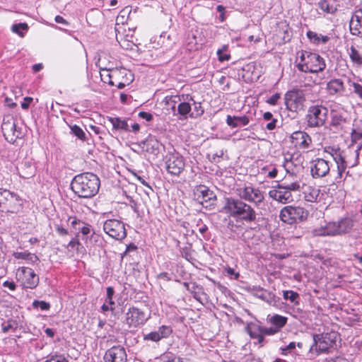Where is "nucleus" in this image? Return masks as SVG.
<instances>
[{
	"label": "nucleus",
	"mask_w": 362,
	"mask_h": 362,
	"mask_svg": "<svg viewBox=\"0 0 362 362\" xmlns=\"http://www.w3.org/2000/svg\"><path fill=\"white\" fill-rule=\"evenodd\" d=\"M100 185V179L96 175L83 173L74 177L71 187L79 197L90 198L98 193Z\"/></svg>",
	"instance_id": "f257e3e1"
},
{
	"label": "nucleus",
	"mask_w": 362,
	"mask_h": 362,
	"mask_svg": "<svg viewBox=\"0 0 362 362\" xmlns=\"http://www.w3.org/2000/svg\"><path fill=\"white\" fill-rule=\"evenodd\" d=\"M298 54L296 66L302 72L318 73L326 67L324 59L317 53L302 50Z\"/></svg>",
	"instance_id": "f03ea898"
},
{
	"label": "nucleus",
	"mask_w": 362,
	"mask_h": 362,
	"mask_svg": "<svg viewBox=\"0 0 362 362\" xmlns=\"http://www.w3.org/2000/svg\"><path fill=\"white\" fill-rule=\"evenodd\" d=\"M224 209L230 216L238 217L247 222H252L256 218V213L254 209L238 199L227 198Z\"/></svg>",
	"instance_id": "7ed1b4c3"
},
{
	"label": "nucleus",
	"mask_w": 362,
	"mask_h": 362,
	"mask_svg": "<svg viewBox=\"0 0 362 362\" xmlns=\"http://www.w3.org/2000/svg\"><path fill=\"white\" fill-rule=\"evenodd\" d=\"M339 336L337 332H329L321 334L313 335V344L310 346V351H315L317 354L328 353L330 349L337 346V341Z\"/></svg>",
	"instance_id": "20e7f679"
},
{
	"label": "nucleus",
	"mask_w": 362,
	"mask_h": 362,
	"mask_svg": "<svg viewBox=\"0 0 362 362\" xmlns=\"http://www.w3.org/2000/svg\"><path fill=\"white\" fill-rule=\"evenodd\" d=\"M23 204L19 196L9 190L0 188V210L16 214L22 209Z\"/></svg>",
	"instance_id": "39448f33"
},
{
	"label": "nucleus",
	"mask_w": 362,
	"mask_h": 362,
	"mask_svg": "<svg viewBox=\"0 0 362 362\" xmlns=\"http://www.w3.org/2000/svg\"><path fill=\"white\" fill-rule=\"evenodd\" d=\"M308 211L303 207L286 206L280 211V219L287 224H293L302 222L307 219Z\"/></svg>",
	"instance_id": "423d86ee"
},
{
	"label": "nucleus",
	"mask_w": 362,
	"mask_h": 362,
	"mask_svg": "<svg viewBox=\"0 0 362 362\" xmlns=\"http://www.w3.org/2000/svg\"><path fill=\"white\" fill-rule=\"evenodd\" d=\"M328 116V109L323 105H312L309 107L305 119L310 127L323 126Z\"/></svg>",
	"instance_id": "0eeeda50"
},
{
	"label": "nucleus",
	"mask_w": 362,
	"mask_h": 362,
	"mask_svg": "<svg viewBox=\"0 0 362 362\" xmlns=\"http://www.w3.org/2000/svg\"><path fill=\"white\" fill-rule=\"evenodd\" d=\"M16 275L17 281L23 288L33 289L37 286L40 281L38 276L29 267H19Z\"/></svg>",
	"instance_id": "6e6552de"
},
{
	"label": "nucleus",
	"mask_w": 362,
	"mask_h": 362,
	"mask_svg": "<svg viewBox=\"0 0 362 362\" xmlns=\"http://www.w3.org/2000/svg\"><path fill=\"white\" fill-rule=\"evenodd\" d=\"M103 230L110 237L121 240L126 238L124 223L117 219H108L104 222Z\"/></svg>",
	"instance_id": "1a4fd4ad"
},
{
	"label": "nucleus",
	"mask_w": 362,
	"mask_h": 362,
	"mask_svg": "<svg viewBox=\"0 0 362 362\" xmlns=\"http://www.w3.org/2000/svg\"><path fill=\"white\" fill-rule=\"evenodd\" d=\"M284 100L288 110L298 112L303 110L305 98L302 90H292L285 94Z\"/></svg>",
	"instance_id": "9d476101"
},
{
	"label": "nucleus",
	"mask_w": 362,
	"mask_h": 362,
	"mask_svg": "<svg viewBox=\"0 0 362 362\" xmlns=\"http://www.w3.org/2000/svg\"><path fill=\"white\" fill-rule=\"evenodd\" d=\"M1 129L5 139L10 143H14L17 138L21 136V132L16 129V119L11 115L4 116Z\"/></svg>",
	"instance_id": "9b49d317"
},
{
	"label": "nucleus",
	"mask_w": 362,
	"mask_h": 362,
	"mask_svg": "<svg viewBox=\"0 0 362 362\" xmlns=\"http://www.w3.org/2000/svg\"><path fill=\"white\" fill-rule=\"evenodd\" d=\"M194 195L195 199L206 208L214 205L216 200L214 192L205 185L196 186L194 189Z\"/></svg>",
	"instance_id": "f8f14e48"
},
{
	"label": "nucleus",
	"mask_w": 362,
	"mask_h": 362,
	"mask_svg": "<svg viewBox=\"0 0 362 362\" xmlns=\"http://www.w3.org/2000/svg\"><path fill=\"white\" fill-rule=\"evenodd\" d=\"M147 320L148 317L146 313L135 307L129 308L126 313V322L129 327H137L142 325Z\"/></svg>",
	"instance_id": "ddd939ff"
},
{
	"label": "nucleus",
	"mask_w": 362,
	"mask_h": 362,
	"mask_svg": "<svg viewBox=\"0 0 362 362\" xmlns=\"http://www.w3.org/2000/svg\"><path fill=\"white\" fill-rule=\"evenodd\" d=\"M100 75L101 80L104 83H108L111 86H114L115 81H117L118 79H119L122 75L124 76L129 75V76H131V72L125 69H115L112 70L102 69L100 71Z\"/></svg>",
	"instance_id": "4468645a"
},
{
	"label": "nucleus",
	"mask_w": 362,
	"mask_h": 362,
	"mask_svg": "<svg viewBox=\"0 0 362 362\" xmlns=\"http://www.w3.org/2000/svg\"><path fill=\"white\" fill-rule=\"evenodd\" d=\"M239 196L240 198L247 201L259 204L264 200L263 193L257 188L250 186L245 187L239 189Z\"/></svg>",
	"instance_id": "2eb2a0df"
},
{
	"label": "nucleus",
	"mask_w": 362,
	"mask_h": 362,
	"mask_svg": "<svg viewBox=\"0 0 362 362\" xmlns=\"http://www.w3.org/2000/svg\"><path fill=\"white\" fill-rule=\"evenodd\" d=\"M105 362H127V354L124 347L117 346L109 349L104 356Z\"/></svg>",
	"instance_id": "dca6fc26"
},
{
	"label": "nucleus",
	"mask_w": 362,
	"mask_h": 362,
	"mask_svg": "<svg viewBox=\"0 0 362 362\" xmlns=\"http://www.w3.org/2000/svg\"><path fill=\"white\" fill-rule=\"evenodd\" d=\"M291 141L296 148L305 149L310 146L312 139L306 132L296 131L291 135Z\"/></svg>",
	"instance_id": "f3484780"
},
{
	"label": "nucleus",
	"mask_w": 362,
	"mask_h": 362,
	"mask_svg": "<svg viewBox=\"0 0 362 362\" xmlns=\"http://www.w3.org/2000/svg\"><path fill=\"white\" fill-rule=\"evenodd\" d=\"M349 28L352 35L362 37V6L356 8L352 15Z\"/></svg>",
	"instance_id": "a211bd4d"
},
{
	"label": "nucleus",
	"mask_w": 362,
	"mask_h": 362,
	"mask_svg": "<svg viewBox=\"0 0 362 362\" xmlns=\"http://www.w3.org/2000/svg\"><path fill=\"white\" fill-rule=\"evenodd\" d=\"M304 199L309 202H318L322 199L323 194L320 193V189L315 186L302 185L301 189Z\"/></svg>",
	"instance_id": "6ab92c4d"
},
{
	"label": "nucleus",
	"mask_w": 362,
	"mask_h": 362,
	"mask_svg": "<svg viewBox=\"0 0 362 362\" xmlns=\"http://www.w3.org/2000/svg\"><path fill=\"white\" fill-rule=\"evenodd\" d=\"M248 291L252 293V295L267 302L269 305H272L276 303L275 295L272 292L264 289L260 286H253L252 287H250Z\"/></svg>",
	"instance_id": "aec40b11"
},
{
	"label": "nucleus",
	"mask_w": 362,
	"mask_h": 362,
	"mask_svg": "<svg viewBox=\"0 0 362 362\" xmlns=\"http://www.w3.org/2000/svg\"><path fill=\"white\" fill-rule=\"evenodd\" d=\"M313 177H322L329 171V165L327 160H313L310 166Z\"/></svg>",
	"instance_id": "412c9836"
},
{
	"label": "nucleus",
	"mask_w": 362,
	"mask_h": 362,
	"mask_svg": "<svg viewBox=\"0 0 362 362\" xmlns=\"http://www.w3.org/2000/svg\"><path fill=\"white\" fill-rule=\"evenodd\" d=\"M172 332L173 329L171 327L167 325H162L159 327L158 330L151 332L144 335V340L157 342L163 338L168 337L172 333Z\"/></svg>",
	"instance_id": "4be33fe9"
},
{
	"label": "nucleus",
	"mask_w": 362,
	"mask_h": 362,
	"mask_svg": "<svg viewBox=\"0 0 362 362\" xmlns=\"http://www.w3.org/2000/svg\"><path fill=\"white\" fill-rule=\"evenodd\" d=\"M269 195L272 199L284 204L291 202L293 199L291 193L288 190L279 188V184L276 189L269 191Z\"/></svg>",
	"instance_id": "5701e85b"
},
{
	"label": "nucleus",
	"mask_w": 362,
	"mask_h": 362,
	"mask_svg": "<svg viewBox=\"0 0 362 362\" xmlns=\"http://www.w3.org/2000/svg\"><path fill=\"white\" fill-rule=\"evenodd\" d=\"M293 175L288 174V175H287L284 180V182L281 184H279V188L287 189L291 193V192H297L301 190L302 185H303V182H302V181L297 177V175L296 176L295 180H291Z\"/></svg>",
	"instance_id": "b1692460"
},
{
	"label": "nucleus",
	"mask_w": 362,
	"mask_h": 362,
	"mask_svg": "<svg viewBox=\"0 0 362 362\" xmlns=\"http://www.w3.org/2000/svg\"><path fill=\"white\" fill-rule=\"evenodd\" d=\"M17 170L21 177L25 179L33 177L35 175V168L29 160H24L16 166Z\"/></svg>",
	"instance_id": "393cba45"
},
{
	"label": "nucleus",
	"mask_w": 362,
	"mask_h": 362,
	"mask_svg": "<svg viewBox=\"0 0 362 362\" xmlns=\"http://www.w3.org/2000/svg\"><path fill=\"white\" fill-rule=\"evenodd\" d=\"M337 222H329L325 226H320L314 230L313 233L317 236L339 235Z\"/></svg>",
	"instance_id": "a878e982"
},
{
	"label": "nucleus",
	"mask_w": 362,
	"mask_h": 362,
	"mask_svg": "<svg viewBox=\"0 0 362 362\" xmlns=\"http://www.w3.org/2000/svg\"><path fill=\"white\" fill-rule=\"evenodd\" d=\"M284 167L288 174L296 176L301 174L304 169L301 160H284Z\"/></svg>",
	"instance_id": "bb28decb"
},
{
	"label": "nucleus",
	"mask_w": 362,
	"mask_h": 362,
	"mask_svg": "<svg viewBox=\"0 0 362 362\" xmlns=\"http://www.w3.org/2000/svg\"><path fill=\"white\" fill-rule=\"evenodd\" d=\"M185 166L184 160H166L165 162V168L168 173L173 175H179Z\"/></svg>",
	"instance_id": "cd10ccee"
},
{
	"label": "nucleus",
	"mask_w": 362,
	"mask_h": 362,
	"mask_svg": "<svg viewBox=\"0 0 362 362\" xmlns=\"http://www.w3.org/2000/svg\"><path fill=\"white\" fill-rule=\"evenodd\" d=\"M250 122L247 116H230L228 115L226 117V124L231 128H236L240 126H246Z\"/></svg>",
	"instance_id": "c85d7f7f"
},
{
	"label": "nucleus",
	"mask_w": 362,
	"mask_h": 362,
	"mask_svg": "<svg viewBox=\"0 0 362 362\" xmlns=\"http://www.w3.org/2000/svg\"><path fill=\"white\" fill-rule=\"evenodd\" d=\"M327 90L329 95L341 93L344 90V83L341 79H332L327 83Z\"/></svg>",
	"instance_id": "c756f323"
},
{
	"label": "nucleus",
	"mask_w": 362,
	"mask_h": 362,
	"mask_svg": "<svg viewBox=\"0 0 362 362\" xmlns=\"http://www.w3.org/2000/svg\"><path fill=\"white\" fill-rule=\"evenodd\" d=\"M246 331L251 338L257 339L259 344H262L264 339L261 332V326L254 323L248 324L246 327Z\"/></svg>",
	"instance_id": "7c9ffc66"
},
{
	"label": "nucleus",
	"mask_w": 362,
	"mask_h": 362,
	"mask_svg": "<svg viewBox=\"0 0 362 362\" xmlns=\"http://www.w3.org/2000/svg\"><path fill=\"white\" fill-rule=\"evenodd\" d=\"M107 120L112 124L113 129L129 132V128L127 121L119 117H108Z\"/></svg>",
	"instance_id": "2f4dec72"
},
{
	"label": "nucleus",
	"mask_w": 362,
	"mask_h": 362,
	"mask_svg": "<svg viewBox=\"0 0 362 362\" xmlns=\"http://www.w3.org/2000/svg\"><path fill=\"white\" fill-rule=\"evenodd\" d=\"M339 235L350 232L354 227V221L350 218H344L337 222Z\"/></svg>",
	"instance_id": "473e14b6"
},
{
	"label": "nucleus",
	"mask_w": 362,
	"mask_h": 362,
	"mask_svg": "<svg viewBox=\"0 0 362 362\" xmlns=\"http://www.w3.org/2000/svg\"><path fill=\"white\" fill-rule=\"evenodd\" d=\"M185 100H188L189 102L192 101V105L194 106L193 111H192L191 113L189 114L190 118L194 119L199 117L204 113V110L202 107L201 103L196 102L192 96L189 95L186 96Z\"/></svg>",
	"instance_id": "72a5a7b5"
},
{
	"label": "nucleus",
	"mask_w": 362,
	"mask_h": 362,
	"mask_svg": "<svg viewBox=\"0 0 362 362\" xmlns=\"http://www.w3.org/2000/svg\"><path fill=\"white\" fill-rule=\"evenodd\" d=\"M288 318L286 317L276 314L272 316L269 320V322L273 325L279 332L287 323Z\"/></svg>",
	"instance_id": "f704fd0d"
},
{
	"label": "nucleus",
	"mask_w": 362,
	"mask_h": 362,
	"mask_svg": "<svg viewBox=\"0 0 362 362\" xmlns=\"http://www.w3.org/2000/svg\"><path fill=\"white\" fill-rule=\"evenodd\" d=\"M348 54L351 62L354 66L358 67L362 66V54L354 46L350 47V48L348 49Z\"/></svg>",
	"instance_id": "c9c22d12"
},
{
	"label": "nucleus",
	"mask_w": 362,
	"mask_h": 362,
	"mask_svg": "<svg viewBox=\"0 0 362 362\" xmlns=\"http://www.w3.org/2000/svg\"><path fill=\"white\" fill-rule=\"evenodd\" d=\"M318 155H321L320 152L327 154L332 158H343L340 148L337 146H328L322 149H318Z\"/></svg>",
	"instance_id": "e433bc0d"
},
{
	"label": "nucleus",
	"mask_w": 362,
	"mask_h": 362,
	"mask_svg": "<svg viewBox=\"0 0 362 362\" xmlns=\"http://www.w3.org/2000/svg\"><path fill=\"white\" fill-rule=\"evenodd\" d=\"M307 37L312 43L315 45H319L320 43L325 44L329 40V37L327 35L317 34V33L310 30L307 32Z\"/></svg>",
	"instance_id": "4c0bfd02"
},
{
	"label": "nucleus",
	"mask_w": 362,
	"mask_h": 362,
	"mask_svg": "<svg viewBox=\"0 0 362 362\" xmlns=\"http://www.w3.org/2000/svg\"><path fill=\"white\" fill-rule=\"evenodd\" d=\"M13 256L16 259H24V260L27 261L28 262H30L33 264L35 263L36 262H37L39 260L37 256L29 252L28 251L14 252L13 253Z\"/></svg>",
	"instance_id": "58836bf2"
},
{
	"label": "nucleus",
	"mask_w": 362,
	"mask_h": 362,
	"mask_svg": "<svg viewBox=\"0 0 362 362\" xmlns=\"http://www.w3.org/2000/svg\"><path fill=\"white\" fill-rule=\"evenodd\" d=\"M317 6L320 9L327 13H334L337 11L332 0H320Z\"/></svg>",
	"instance_id": "ea45409f"
},
{
	"label": "nucleus",
	"mask_w": 362,
	"mask_h": 362,
	"mask_svg": "<svg viewBox=\"0 0 362 362\" xmlns=\"http://www.w3.org/2000/svg\"><path fill=\"white\" fill-rule=\"evenodd\" d=\"M177 112L181 119H187L192 112V105L189 102H182L177 106Z\"/></svg>",
	"instance_id": "a19ab883"
},
{
	"label": "nucleus",
	"mask_w": 362,
	"mask_h": 362,
	"mask_svg": "<svg viewBox=\"0 0 362 362\" xmlns=\"http://www.w3.org/2000/svg\"><path fill=\"white\" fill-rule=\"evenodd\" d=\"M346 122L345 118L340 114L334 112L332 113L330 125L337 129L341 128L343 124Z\"/></svg>",
	"instance_id": "79ce46f5"
},
{
	"label": "nucleus",
	"mask_w": 362,
	"mask_h": 362,
	"mask_svg": "<svg viewBox=\"0 0 362 362\" xmlns=\"http://www.w3.org/2000/svg\"><path fill=\"white\" fill-rule=\"evenodd\" d=\"M283 297L285 300H290L291 303H294V305H299V301L298 300L299 294L296 291L292 290L284 291Z\"/></svg>",
	"instance_id": "37998d69"
},
{
	"label": "nucleus",
	"mask_w": 362,
	"mask_h": 362,
	"mask_svg": "<svg viewBox=\"0 0 362 362\" xmlns=\"http://www.w3.org/2000/svg\"><path fill=\"white\" fill-rule=\"evenodd\" d=\"M28 29V25L25 23H20L18 24H13L11 27V30L13 33L18 34L21 37L24 36V33L22 31L23 30L27 31Z\"/></svg>",
	"instance_id": "c03bdc74"
},
{
	"label": "nucleus",
	"mask_w": 362,
	"mask_h": 362,
	"mask_svg": "<svg viewBox=\"0 0 362 362\" xmlns=\"http://www.w3.org/2000/svg\"><path fill=\"white\" fill-rule=\"evenodd\" d=\"M71 132L74 134L77 138L82 141L86 139V133L78 125L74 124L70 127Z\"/></svg>",
	"instance_id": "a18cd8bd"
},
{
	"label": "nucleus",
	"mask_w": 362,
	"mask_h": 362,
	"mask_svg": "<svg viewBox=\"0 0 362 362\" xmlns=\"http://www.w3.org/2000/svg\"><path fill=\"white\" fill-rule=\"evenodd\" d=\"M32 305L34 308H40L42 310H48L50 308V304L44 300H35Z\"/></svg>",
	"instance_id": "49530a36"
},
{
	"label": "nucleus",
	"mask_w": 362,
	"mask_h": 362,
	"mask_svg": "<svg viewBox=\"0 0 362 362\" xmlns=\"http://www.w3.org/2000/svg\"><path fill=\"white\" fill-rule=\"evenodd\" d=\"M116 38H117V42L121 45V47L126 48V49L131 48L132 45L130 44V42H132L131 40L124 39L122 35H121L120 33H118L116 35Z\"/></svg>",
	"instance_id": "de8ad7c7"
},
{
	"label": "nucleus",
	"mask_w": 362,
	"mask_h": 362,
	"mask_svg": "<svg viewBox=\"0 0 362 362\" xmlns=\"http://www.w3.org/2000/svg\"><path fill=\"white\" fill-rule=\"evenodd\" d=\"M132 76H129V75H127V76H121L120 77L125 78L123 81H119L118 79L117 81H115V83L117 82V86L119 89H122L126 86V85L129 84L132 81Z\"/></svg>",
	"instance_id": "09e8293b"
},
{
	"label": "nucleus",
	"mask_w": 362,
	"mask_h": 362,
	"mask_svg": "<svg viewBox=\"0 0 362 362\" xmlns=\"http://www.w3.org/2000/svg\"><path fill=\"white\" fill-rule=\"evenodd\" d=\"M44 362H69L63 355H52Z\"/></svg>",
	"instance_id": "8fccbe9b"
},
{
	"label": "nucleus",
	"mask_w": 362,
	"mask_h": 362,
	"mask_svg": "<svg viewBox=\"0 0 362 362\" xmlns=\"http://www.w3.org/2000/svg\"><path fill=\"white\" fill-rule=\"evenodd\" d=\"M77 230H79L83 235H88L93 229L90 224L83 222L80 227H78Z\"/></svg>",
	"instance_id": "3c124183"
},
{
	"label": "nucleus",
	"mask_w": 362,
	"mask_h": 362,
	"mask_svg": "<svg viewBox=\"0 0 362 362\" xmlns=\"http://www.w3.org/2000/svg\"><path fill=\"white\" fill-rule=\"evenodd\" d=\"M261 332H262V336H264V335L271 336V335H274L279 332V331L273 326L271 327H264L261 326Z\"/></svg>",
	"instance_id": "603ef678"
},
{
	"label": "nucleus",
	"mask_w": 362,
	"mask_h": 362,
	"mask_svg": "<svg viewBox=\"0 0 362 362\" xmlns=\"http://www.w3.org/2000/svg\"><path fill=\"white\" fill-rule=\"evenodd\" d=\"M334 160L337 165L339 174L340 175V176H341L342 173L345 170V169L348 166L347 162L346 160Z\"/></svg>",
	"instance_id": "864d4df0"
},
{
	"label": "nucleus",
	"mask_w": 362,
	"mask_h": 362,
	"mask_svg": "<svg viewBox=\"0 0 362 362\" xmlns=\"http://www.w3.org/2000/svg\"><path fill=\"white\" fill-rule=\"evenodd\" d=\"M351 139L354 141H356L357 140L362 139V129L361 127L358 129H352Z\"/></svg>",
	"instance_id": "5fc2aeb1"
},
{
	"label": "nucleus",
	"mask_w": 362,
	"mask_h": 362,
	"mask_svg": "<svg viewBox=\"0 0 362 362\" xmlns=\"http://www.w3.org/2000/svg\"><path fill=\"white\" fill-rule=\"evenodd\" d=\"M113 295H114L113 288L110 287V286L107 287V297H106L105 300H107V303H108L110 305H115V302L112 300Z\"/></svg>",
	"instance_id": "6e6d98bb"
},
{
	"label": "nucleus",
	"mask_w": 362,
	"mask_h": 362,
	"mask_svg": "<svg viewBox=\"0 0 362 362\" xmlns=\"http://www.w3.org/2000/svg\"><path fill=\"white\" fill-rule=\"evenodd\" d=\"M351 86L354 88V93L356 94L360 99L362 100V86L355 82H353Z\"/></svg>",
	"instance_id": "4d7b16f0"
},
{
	"label": "nucleus",
	"mask_w": 362,
	"mask_h": 362,
	"mask_svg": "<svg viewBox=\"0 0 362 362\" xmlns=\"http://www.w3.org/2000/svg\"><path fill=\"white\" fill-rule=\"evenodd\" d=\"M69 221H70L71 226L76 230H78V227H80V226L83 222V221H81L80 219L77 218L76 216H74V217H69Z\"/></svg>",
	"instance_id": "13d9d810"
},
{
	"label": "nucleus",
	"mask_w": 362,
	"mask_h": 362,
	"mask_svg": "<svg viewBox=\"0 0 362 362\" xmlns=\"http://www.w3.org/2000/svg\"><path fill=\"white\" fill-rule=\"evenodd\" d=\"M267 170H268V175H267L268 177H269V178L276 177V176L277 175V170L275 167H273L271 170H269V168L267 166H264L262 168V171L264 172V173H266Z\"/></svg>",
	"instance_id": "bf43d9fd"
},
{
	"label": "nucleus",
	"mask_w": 362,
	"mask_h": 362,
	"mask_svg": "<svg viewBox=\"0 0 362 362\" xmlns=\"http://www.w3.org/2000/svg\"><path fill=\"white\" fill-rule=\"evenodd\" d=\"M281 98L280 93H275L273 95H272L267 100V103L271 105H275L277 104V102Z\"/></svg>",
	"instance_id": "052dcab7"
},
{
	"label": "nucleus",
	"mask_w": 362,
	"mask_h": 362,
	"mask_svg": "<svg viewBox=\"0 0 362 362\" xmlns=\"http://www.w3.org/2000/svg\"><path fill=\"white\" fill-rule=\"evenodd\" d=\"M296 347V343L294 341L290 342L286 347L282 348V354L286 355L288 352L294 349Z\"/></svg>",
	"instance_id": "680f3d73"
},
{
	"label": "nucleus",
	"mask_w": 362,
	"mask_h": 362,
	"mask_svg": "<svg viewBox=\"0 0 362 362\" xmlns=\"http://www.w3.org/2000/svg\"><path fill=\"white\" fill-rule=\"evenodd\" d=\"M226 272L228 274V275L230 276L231 277H233V279L235 280H237L240 276V274L238 272H236L235 269L231 267L226 268Z\"/></svg>",
	"instance_id": "e2e57ef3"
},
{
	"label": "nucleus",
	"mask_w": 362,
	"mask_h": 362,
	"mask_svg": "<svg viewBox=\"0 0 362 362\" xmlns=\"http://www.w3.org/2000/svg\"><path fill=\"white\" fill-rule=\"evenodd\" d=\"M217 54L218 57V60L221 62L227 61L230 58V54L224 53L222 50L218 49L217 51Z\"/></svg>",
	"instance_id": "0e129e2a"
},
{
	"label": "nucleus",
	"mask_w": 362,
	"mask_h": 362,
	"mask_svg": "<svg viewBox=\"0 0 362 362\" xmlns=\"http://www.w3.org/2000/svg\"><path fill=\"white\" fill-rule=\"evenodd\" d=\"M33 98L30 97L24 98L23 102L21 103V107L23 110H27L29 107L30 104L33 101Z\"/></svg>",
	"instance_id": "69168bd1"
},
{
	"label": "nucleus",
	"mask_w": 362,
	"mask_h": 362,
	"mask_svg": "<svg viewBox=\"0 0 362 362\" xmlns=\"http://www.w3.org/2000/svg\"><path fill=\"white\" fill-rule=\"evenodd\" d=\"M56 231L57 232V233L59 235H62V236L68 235V230L59 225L56 226Z\"/></svg>",
	"instance_id": "338daca9"
},
{
	"label": "nucleus",
	"mask_w": 362,
	"mask_h": 362,
	"mask_svg": "<svg viewBox=\"0 0 362 362\" xmlns=\"http://www.w3.org/2000/svg\"><path fill=\"white\" fill-rule=\"evenodd\" d=\"M139 116L146 119V121H151L153 119V115L151 113L146 112H140L139 113Z\"/></svg>",
	"instance_id": "774afa93"
}]
</instances>
